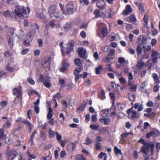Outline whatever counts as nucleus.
Masks as SVG:
<instances>
[{
    "label": "nucleus",
    "mask_w": 160,
    "mask_h": 160,
    "mask_svg": "<svg viewBox=\"0 0 160 160\" xmlns=\"http://www.w3.org/2000/svg\"><path fill=\"white\" fill-rule=\"evenodd\" d=\"M27 11L25 8L22 6H18L12 12V15L11 16V18L16 19L17 18V16L21 18L23 16H24V14L27 15ZM25 16L28 17L27 15Z\"/></svg>",
    "instance_id": "1"
},
{
    "label": "nucleus",
    "mask_w": 160,
    "mask_h": 160,
    "mask_svg": "<svg viewBox=\"0 0 160 160\" xmlns=\"http://www.w3.org/2000/svg\"><path fill=\"white\" fill-rule=\"evenodd\" d=\"M14 29L12 28L9 29V31L7 33V39L8 45L10 48H12L13 46V41L14 40L15 37L17 34L14 33Z\"/></svg>",
    "instance_id": "2"
},
{
    "label": "nucleus",
    "mask_w": 160,
    "mask_h": 160,
    "mask_svg": "<svg viewBox=\"0 0 160 160\" xmlns=\"http://www.w3.org/2000/svg\"><path fill=\"white\" fill-rule=\"evenodd\" d=\"M97 25L98 29L100 30V32L104 37L106 36L108 34V28L106 25L99 22H98Z\"/></svg>",
    "instance_id": "3"
},
{
    "label": "nucleus",
    "mask_w": 160,
    "mask_h": 160,
    "mask_svg": "<svg viewBox=\"0 0 160 160\" xmlns=\"http://www.w3.org/2000/svg\"><path fill=\"white\" fill-rule=\"evenodd\" d=\"M66 10L63 12V14L65 15H69L74 12V9L72 2H69L66 7Z\"/></svg>",
    "instance_id": "4"
},
{
    "label": "nucleus",
    "mask_w": 160,
    "mask_h": 160,
    "mask_svg": "<svg viewBox=\"0 0 160 160\" xmlns=\"http://www.w3.org/2000/svg\"><path fill=\"white\" fill-rule=\"evenodd\" d=\"M147 38L143 35L139 36L137 38V43L138 45H143V47H144V45H146L147 43Z\"/></svg>",
    "instance_id": "5"
},
{
    "label": "nucleus",
    "mask_w": 160,
    "mask_h": 160,
    "mask_svg": "<svg viewBox=\"0 0 160 160\" xmlns=\"http://www.w3.org/2000/svg\"><path fill=\"white\" fill-rule=\"evenodd\" d=\"M22 88L21 86L14 88L13 89V93L14 95H16L18 98H21L22 93Z\"/></svg>",
    "instance_id": "6"
},
{
    "label": "nucleus",
    "mask_w": 160,
    "mask_h": 160,
    "mask_svg": "<svg viewBox=\"0 0 160 160\" xmlns=\"http://www.w3.org/2000/svg\"><path fill=\"white\" fill-rule=\"evenodd\" d=\"M56 6L54 5H52L49 7L48 9V12L50 18H52L54 17L55 12H57L56 11Z\"/></svg>",
    "instance_id": "7"
},
{
    "label": "nucleus",
    "mask_w": 160,
    "mask_h": 160,
    "mask_svg": "<svg viewBox=\"0 0 160 160\" xmlns=\"http://www.w3.org/2000/svg\"><path fill=\"white\" fill-rule=\"evenodd\" d=\"M74 63L78 67L75 70V71L81 72L83 69L82 63L81 62L80 59L78 58L74 60Z\"/></svg>",
    "instance_id": "8"
},
{
    "label": "nucleus",
    "mask_w": 160,
    "mask_h": 160,
    "mask_svg": "<svg viewBox=\"0 0 160 160\" xmlns=\"http://www.w3.org/2000/svg\"><path fill=\"white\" fill-rule=\"evenodd\" d=\"M97 7L101 10L105 9L106 7V4L105 0H101L98 1L96 3Z\"/></svg>",
    "instance_id": "9"
},
{
    "label": "nucleus",
    "mask_w": 160,
    "mask_h": 160,
    "mask_svg": "<svg viewBox=\"0 0 160 160\" xmlns=\"http://www.w3.org/2000/svg\"><path fill=\"white\" fill-rule=\"evenodd\" d=\"M69 65L66 62V59H64L62 62V66L60 69L61 72H63L68 69Z\"/></svg>",
    "instance_id": "10"
},
{
    "label": "nucleus",
    "mask_w": 160,
    "mask_h": 160,
    "mask_svg": "<svg viewBox=\"0 0 160 160\" xmlns=\"http://www.w3.org/2000/svg\"><path fill=\"white\" fill-rule=\"evenodd\" d=\"M140 151L144 154L147 155L149 151V143H146L144 145L142 146Z\"/></svg>",
    "instance_id": "11"
},
{
    "label": "nucleus",
    "mask_w": 160,
    "mask_h": 160,
    "mask_svg": "<svg viewBox=\"0 0 160 160\" xmlns=\"http://www.w3.org/2000/svg\"><path fill=\"white\" fill-rule=\"evenodd\" d=\"M140 117V114L138 112H137L135 110H132L130 115H129V118L135 120L137 119Z\"/></svg>",
    "instance_id": "12"
},
{
    "label": "nucleus",
    "mask_w": 160,
    "mask_h": 160,
    "mask_svg": "<svg viewBox=\"0 0 160 160\" xmlns=\"http://www.w3.org/2000/svg\"><path fill=\"white\" fill-rule=\"evenodd\" d=\"M159 55L160 54L157 51L152 50L151 57L152 58V60L154 63H156L157 62Z\"/></svg>",
    "instance_id": "13"
},
{
    "label": "nucleus",
    "mask_w": 160,
    "mask_h": 160,
    "mask_svg": "<svg viewBox=\"0 0 160 160\" xmlns=\"http://www.w3.org/2000/svg\"><path fill=\"white\" fill-rule=\"evenodd\" d=\"M78 52L80 57L83 58H86V51L85 49L82 47L79 48L78 49Z\"/></svg>",
    "instance_id": "14"
},
{
    "label": "nucleus",
    "mask_w": 160,
    "mask_h": 160,
    "mask_svg": "<svg viewBox=\"0 0 160 160\" xmlns=\"http://www.w3.org/2000/svg\"><path fill=\"white\" fill-rule=\"evenodd\" d=\"M126 20L129 22H132L133 24L135 25L137 24L136 23L137 19L135 15L134 14H132L130 15L129 18L126 19Z\"/></svg>",
    "instance_id": "15"
},
{
    "label": "nucleus",
    "mask_w": 160,
    "mask_h": 160,
    "mask_svg": "<svg viewBox=\"0 0 160 160\" xmlns=\"http://www.w3.org/2000/svg\"><path fill=\"white\" fill-rule=\"evenodd\" d=\"M132 12V9L131 6L129 5H127L126 6L125 8L122 13L123 15H127L131 13Z\"/></svg>",
    "instance_id": "16"
},
{
    "label": "nucleus",
    "mask_w": 160,
    "mask_h": 160,
    "mask_svg": "<svg viewBox=\"0 0 160 160\" xmlns=\"http://www.w3.org/2000/svg\"><path fill=\"white\" fill-rule=\"evenodd\" d=\"M93 14L95 15V17L97 18L100 17L102 18H105L106 16L105 14L103 12H100L98 9H95L94 11Z\"/></svg>",
    "instance_id": "17"
},
{
    "label": "nucleus",
    "mask_w": 160,
    "mask_h": 160,
    "mask_svg": "<svg viewBox=\"0 0 160 160\" xmlns=\"http://www.w3.org/2000/svg\"><path fill=\"white\" fill-rule=\"evenodd\" d=\"M142 103V102L141 103L139 102L136 103L134 104V106L133 107V108L135 109H137L138 112L142 111L143 109V107Z\"/></svg>",
    "instance_id": "18"
},
{
    "label": "nucleus",
    "mask_w": 160,
    "mask_h": 160,
    "mask_svg": "<svg viewBox=\"0 0 160 160\" xmlns=\"http://www.w3.org/2000/svg\"><path fill=\"white\" fill-rule=\"evenodd\" d=\"M158 133V132L156 130L151 131L147 134L146 137L149 138L152 136L156 137L159 135Z\"/></svg>",
    "instance_id": "19"
},
{
    "label": "nucleus",
    "mask_w": 160,
    "mask_h": 160,
    "mask_svg": "<svg viewBox=\"0 0 160 160\" xmlns=\"http://www.w3.org/2000/svg\"><path fill=\"white\" fill-rule=\"evenodd\" d=\"M43 84L45 86L48 88H49L51 87V83L50 79L48 78H43Z\"/></svg>",
    "instance_id": "20"
},
{
    "label": "nucleus",
    "mask_w": 160,
    "mask_h": 160,
    "mask_svg": "<svg viewBox=\"0 0 160 160\" xmlns=\"http://www.w3.org/2000/svg\"><path fill=\"white\" fill-rule=\"evenodd\" d=\"M51 60V57H49L46 58L44 63L42 64L43 67L45 68L48 67L50 65V62Z\"/></svg>",
    "instance_id": "21"
},
{
    "label": "nucleus",
    "mask_w": 160,
    "mask_h": 160,
    "mask_svg": "<svg viewBox=\"0 0 160 160\" xmlns=\"http://www.w3.org/2000/svg\"><path fill=\"white\" fill-rule=\"evenodd\" d=\"M87 105V102H84L80 106L77 108V112L78 113H80L83 111L85 109Z\"/></svg>",
    "instance_id": "22"
},
{
    "label": "nucleus",
    "mask_w": 160,
    "mask_h": 160,
    "mask_svg": "<svg viewBox=\"0 0 160 160\" xmlns=\"http://www.w3.org/2000/svg\"><path fill=\"white\" fill-rule=\"evenodd\" d=\"M33 37V33L31 32H28L26 35V40L28 41L31 42L32 41Z\"/></svg>",
    "instance_id": "23"
},
{
    "label": "nucleus",
    "mask_w": 160,
    "mask_h": 160,
    "mask_svg": "<svg viewBox=\"0 0 160 160\" xmlns=\"http://www.w3.org/2000/svg\"><path fill=\"white\" fill-rule=\"evenodd\" d=\"M99 121L102 123H104L105 125H107L109 124L111 120L109 118H100Z\"/></svg>",
    "instance_id": "24"
},
{
    "label": "nucleus",
    "mask_w": 160,
    "mask_h": 160,
    "mask_svg": "<svg viewBox=\"0 0 160 160\" xmlns=\"http://www.w3.org/2000/svg\"><path fill=\"white\" fill-rule=\"evenodd\" d=\"M8 155V160H12L16 156V152L12 151L9 152Z\"/></svg>",
    "instance_id": "25"
},
{
    "label": "nucleus",
    "mask_w": 160,
    "mask_h": 160,
    "mask_svg": "<svg viewBox=\"0 0 160 160\" xmlns=\"http://www.w3.org/2000/svg\"><path fill=\"white\" fill-rule=\"evenodd\" d=\"M152 76L155 83L156 84H159L160 81L158 79V75L156 73H153L152 74Z\"/></svg>",
    "instance_id": "26"
},
{
    "label": "nucleus",
    "mask_w": 160,
    "mask_h": 160,
    "mask_svg": "<svg viewBox=\"0 0 160 160\" xmlns=\"http://www.w3.org/2000/svg\"><path fill=\"white\" fill-rule=\"evenodd\" d=\"M80 72H78V71H75V70H74V75L76 76L75 77V81L76 82H77L79 79L81 78L82 76V74H79Z\"/></svg>",
    "instance_id": "27"
},
{
    "label": "nucleus",
    "mask_w": 160,
    "mask_h": 160,
    "mask_svg": "<svg viewBox=\"0 0 160 160\" xmlns=\"http://www.w3.org/2000/svg\"><path fill=\"white\" fill-rule=\"evenodd\" d=\"M76 147V145L73 143H72L68 146L67 148L68 150L72 151Z\"/></svg>",
    "instance_id": "28"
},
{
    "label": "nucleus",
    "mask_w": 160,
    "mask_h": 160,
    "mask_svg": "<svg viewBox=\"0 0 160 160\" xmlns=\"http://www.w3.org/2000/svg\"><path fill=\"white\" fill-rule=\"evenodd\" d=\"M144 63L143 61L140 60L137 62V68L138 69H140L144 67Z\"/></svg>",
    "instance_id": "29"
},
{
    "label": "nucleus",
    "mask_w": 160,
    "mask_h": 160,
    "mask_svg": "<svg viewBox=\"0 0 160 160\" xmlns=\"http://www.w3.org/2000/svg\"><path fill=\"white\" fill-rule=\"evenodd\" d=\"M54 17L60 20H62L63 18V16L62 14L58 12H55Z\"/></svg>",
    "instance_id": "30"
},
{
    "label": "nucleus",
    "mask_w": 160,
    "mask_h": 160,
    "mask_svg": "<svg viewBox=\"0 0 160 160\" xmlns=\"http://www.w3.org/2000/svg\"><path fill=\"white\" fill-rule=\"evenodd\" d=\"M52 112V109L51 108H48V113L47 116V118L48 119H50L53 116Z\"/></svg>",
    "instance_id": "31"
},
{
    "label": "nucleus",
    "mask_w": 160,
    "mask_h": 160,
    "mask_svg": "<svg viewBox=\"0 0 160 160\" xmlns=\"http://www.w3.org/2000/svg\"><path fill=\"white\" fill-rule=\"evenodd\" d=\"M105 93L104 90H102L98 94L99 98L101 100L104 99L105 98Z\"/></svg>",
    "instance_id": "32"
},
{
    "label": "nucleus",
    "mask_w": 160,
    "mask_h": 160,
    "mask_svg": "<svg viewBox=\"0 0 160 160\" xmlns=\"http://www.w3.org/2000/svg\"><path fill=\"white\" fill-rule=\"evenodd\" d=\"M133 77L132 72H129L128 74V84L129 86H131L132 84L131 81L133 79Z\"/></svg>",
    "instance_id": "33"
},
{
    "label": "nucleus",
    "mask_w": 160,
    "mask_h": 160,
    "mask_svg": "<svg viewBox=\"0 0 160 160\" xmlns=\"http://www.w3.org/2000/svg\"><path fill=\"white\" fill-rule=\"evenodd\" d=\"M67 47L72 48L74 46V41L73 40L69 41L67 44Z\"/></svg>",
    "instance_id": "34"
},
{
    "label": "nucleus",
    "mask_w": 160,
    "mask_h": 160,
    "mask_svg": "<svg viewBox=\"0 0 160 160\" xmlns=\"http://www.w3.org/2000/svg\"><path fill=\"white\" fill-rule=\"evenodd\" d=\"M72 27V24L69 23H67L64 27V29L66 31H68L70 30Z\"/></svg>",
    "instance_id": "35"
},
{
    "label": "nucleus",
    "mask_w": 160,
    "mask_h": 160,
    "mask_svg": "<svg viewBox=\"0 0 160 160\" xmlns=\"http://www.w3.org/2000/svg\"><path fill=\"white\" fill-rule=\"evenodd\" d=\"M93 142V140L89 137H87L85 140V144L87 145H89L92 144Z\"/></svg>",
    "instance_id": "36"
},
{
    "label": "nucleus",
    "mask_w": 160,
    "mask_h": 160,
    "mask_svg": "<svg viewBox=\"0 0 160 160\" xmlns=\"http://www.w3.org/2000/svg\"><path fill=\"white\" fill-rule=\"evenodd\" d=\"M4 130L3 128H0V139L2 140L5 137L4 133Z\"/></svg>",
    "instance_id": "37"
},
{
    "label": "nucleus",
    "mask_w": 160,
    "mask_h": 160,
    "mask_svg": "<svg viewBox=\"0 0 160 160\" xmlns=\"http://www.w3.org/2000/svg\"><path fill=\"white\" fill-rule=\"evenodd\" d=\"M99 125H98L92 124L90 126V128L91 129L94 130H98L99 128Z\"/></svg>",
    "instance_id": "38"
},
{
    "label": "nucleus",
    "mask_w": 160,
    "mask_h": 160,
    "mask_svg": "<svg viewBox=\"0 0 160 160\" xmlns=\"http://www.w3.org/2000/svg\"><path fill=\"white\" fill-rule=\"evenodd\" d=\"M2 14L5 17H7L10 16L11 17V16L12 14V12L10 13L8 10H7L3 12Z\"/></svg>",
    "instance_id": "39"
},
{
    "label": "nucleus",
    "mask_w": 160,
    "mask_h": 160,
    "mask_svg": "<svg viewBox=\"0 0 160 160\" xmlns=\"http://www.w3.org/2000/svg\"><path fill=\"white\" fill-rule=\"evenodd\" d=\"M114 150L115 153L116 155H118L119 154L122 155V153L121 152V150L118 149V147L115 146L114 148Z\"/></svg>",
    "instance_id": "40"
},
{
    "label": "nucleus",
    "mask_w": 160,
    "mask_h": 160,
    "mask_svg": "<svg viewBox=\"0 0 160 160\" xmlns=\"http://www.w3.org/2000/svg\"><path fill=\"white\" fill-rule=\"evenodd\" d=\"M11 125V122L9 121H7L5 122L3 125V127L4 128H9Z\"/></svg>",
    "instance_id": "41"
},
{
    "label": "nucleus",
    "mask_w": 160,
    "mask_h": 160,
    "mask_svg": "<svg viewBox=\"0 0 160 160\" xmlns=\"http://www.w3.org/2000/svg\"><path fill=\"white\" fill-rule=\"evenodd\" d=\"M102 68V66L100 65L95 68V73L97 74H99L100 73V71Z\"/></svg>",
    "instance_id": "42"
},
{
    "label": "nucleus",
    "mask_w": 160,
    "mask_h": 160,
    "mask_svg": "<svg viewBox=\"0 0 160 160\" xmlns=\"http://www.w3.org/2000/svg\"><path fill=\"white\" fill-rule=\"evenodd\" d=\"M28 92L29 95H30L33 94H35L36 95H38L39 94L37 92L31 89H29L28 90Z\"/></svg>",
    "instance_id": "43"
},
{
    "label": "nucleus",
    "mask_w": 160,
    "mask_h": 160,
    "mask_svg": "<svg viewBox=\"0 0 160 160\" xmlns=\"http://www.w3.org/2000/svg\"><path fill=\"white\" fill-rule=\"evenodd\" d=\"M55 132L52 130L51 128H49V136L50 138H53L55 135Z\"/></svg>",
    "instance_id": "44"
},
{
    "label": "nucleus",
    "mask_w": 160,
    "mask_h": 160,
    "mask_svg": "<svg viewBox=\"0 0 160 160\" xmlns=\"http://www.w3.org/2000/svg\"><path fill=\"white\" fill-rule=\"evenodd\" d=\"M110 56L106 57L105 58L103 59V61L107 63H108L110 62L111 60L114 57H109Z\"/></svg>",
    "instance_id": "45"
},
{
    "label": "nucleus",
    "mask_w": 160,
    "mask_h": 160,
    "mask_svg": "<svg viewBox=\"0 0 160 160\" xmlns=\"http://www.w3.org/2000/svg\"><path fill=\"white\" fill-rule=\"evenodd\" d=\"M22 122L27 125L28 127L33 125L30 122L26 120H23L22 121Z\"/></svg>",
    "instance_id": "46"
},
{
    "label": "nucleus",
    "mask_w": 160,
    "mask_h": 160,
    "mask_svg": "<svg viewBox=\"0 0 160 160\" xmlns=\"http://www.w3.org/2000/svg\"><path fill=\"white\" fill-rule=\"evenodd\" d=\"M77 160H86L85 158L82 155L78 154L76 156Z\"/></svg>",
    "instance_id": "47"
},
{
    "label": "nucleus",
    "mask_w": 160,
    "mask_h": 160,
    "mask_svg": "<svg viewBox=\"0 0 160 160\" xmlns=\"http://www.w3.org/2000/svg\"><path fill=\"white\" fill-rule=\"evenodd\" d=\"M137 51L138 53V54L141 55L142 53V47L140 45H139L137 47Z\"/></svg>",
    "instance_id": "48"
},
{
    "label": "nucleus",
    "mask_w": 160,
    "mask_h": 160,
    "mask_svg": "<svg viewBox=\"0 0 160 160\" xmlns=\"http://www.w3.org/2000/svg\"><path fill=\"white\" fill-rule=\"evenodd\" d=\"M118 62L120 64H122L125 62V60L124 58L120 57L118 59Z\"/></svg>",
    "instance_id": "49"
},
{
    "label": "nucleus",
    "mask_w": 160,
    "mask_h": 160,
    "mask_svg": "<svg viewBox=\"0 0 160 160\" xmlns=\"http://www.w3.org/2000/svg\"><path fill=\"white\" fill-rule=\"evenodd\" d=\"M118 107L119 109L122 110L125 108V106L123 103H119L118 105Z\"/></svg>",
    "instance_id": "50"
},
{
    "label": "nucleus",
    "mask_w": 160,
    "mask_h": 160,
    "mask_svg": "<svg viewBox=\"0 0 160 160\" xmlns=\"http://www.w3.org/2000/svg\"><path fill=\"white\" fill-rule=\"evenodd\" d=\"M159 84H157L154 87L153 90L154 92H157L158 91L160 88Z\"/></svg>",
    "instance_id": "51"
},
{
    "label": "nucleus",
    "mask_w": 160,
    "mask_h": 160,
    "mask_svg": "<svg viewBox=\"0 0 160 160\" xmlns=\"http://www.w3.org/2000/svg\"><path fill=\"white\" fill-rule=\"evenodd\" d=\"M80 2L81 3L86 5H88L89 3L88 0H80Z\"/></svg>",
    "instance_id": "52"
},
{
    "label": "nucleus",
    "mask_w": 160,
    "mask_h": 160,
    "mask_svg": "<svg viewBox=\"0 0 160 160\" xmlns=\"http://www.w3.org/2000/svg\"><path fill=\"white\" fill-rule=\"evenodd\" d=\"M115 50L114 49H111L110 50L108 56H112L115 53Z\"/></svg>",
    "instance_id": "53"
},
{
    "label": "nucleus",
    "mask_w": 160,
    "mask_h": 160,
    "mask_svg": "<svg viewBox=\"0 0 160 160\" xmlns=\"http://www.w3.org/2000/svg\"><path fill=\"white\" fill-rule=\"evenodd\" d=\"M119 80L121 83L124 84L126 82V81L125 78L123 77L119 78Z\"/></svg>",
    "instance_id": "54"
},
{
    "label": "nucleus",
    "mask_w": 160,
    "mask_h": 160,
    "mask_svg": "<svg viewBox=\"0 0 160 160\" xmlns=\"http://www.w3.org/2000/svg\"><path fill=\"white\" fill-rule=\"evenodd\" d=\"M66 155V153L64 150L61 152L60 154V157L61 158H63Z\"/></svg>",
    "instance_id": "55"
},
{
    "label": "nucleus",
    "mask_w": 160,
    "mask_h": 160,
    "mask_svg": "<svg viewBox=\"0 0 160 160\" xmlns=\"http://www.w3.org/2000/svg\"><path fill=\"white\" fill-rule=\"evenodd\" d=\"M110 13L108 14V17L109 18H111L114 14V12L113 11V9H112L110 8Z\"/></svg>",
    "instance_id": "56"
},
{
    "label": "nucleus",
    "mask_w": 160,
    "mask_h": 160,
    "mask_svg": "<svg viewBox=\"0 0 160 160\" xmlns=\"http://www.w3.org/2000/svg\"><path fill=\"white\" fill-rule=\"evenodd\" d=\"M56 136V139L57 140L59 141L62 138V136L58 134L57 132H55Z\"/></svg>",
    "instance_id": "57"
},
{
    "label": "nucleus",
    "mask_w": 160,
    "mask_h": 160,
    "mask_svg": "<svg viewBox=\"0 0 160 160\" xmlns=\"http://www.w3.org/2000/svg\"><path fill=\"white\" fill-rule=\"evenodd\" d=\"M48 24L50 27L52 28H54L56 26L55 24L52 21L50 22Z\"/></svg>",
    "instance_id": "58"
},
{
    "label": "nucleus",
    "mask_w": 160,
    "mask_h": 160,
    "mask_svg": "<svg viewBox=\"0 0 160 160\" xmlns=\"http://www.w3.org/2000/svg\"><path fill=\"white\" fill-rule=\"evenodd\" d=\"M128 98L131 101H133L135 99V96L133 93L132 95H129Z\"/></svg>",
    "instance_id": "59"
},
{
    "label": "nucleus",
    "mask_w": 160,
    "mask_h": 160,
    "mask_svg": "<svg viewBox=\"0 0 160 160\" xmlns=\"http://www.w3.org/2000/svg\"><path fill=\"white\" fill-rule=\"evenodd\" d=\"M30 42L27 40L25 39L23 41V44L26 46H29L30 45Z\"/></svg>",
    "instance_id": "60"
},
{
    "label": "nucleus",
    "mask_w": 160,
    "mask_h": 160,
    "mask_svg": "<svg viewBox=\"0 0 160 160\" xmlns=\"http://www.w3.org/2000/svg\"><path fill=\"white\" fill-rule=\"evenodd\" d=\"M28 81L29 83L32 85H34L35 84V82L31 78H28Z\"/></svg>",
    "instance_id": "61"
},
{
    "label": "nucleus",
    "mask_w": 160,
    "mask_h": 160,
    "mask_svg": "<svg viewBox=\"0 0 160 160\" xmlns=\"http://www.w3.org/2000/svg\"><path fill=\"white\" fill-rule=\"evenodd\" d=\"M126 28L127 30H129L132 29V26L131 24H127L126 25Z\"/></svg>",
    "instance_id": "62"
},
{
    "label": "nucleus",
    "mask_w": 160,
    "mask_h": 160,
    "mask_svg": "<svg viewBox=\"0 0 160 160\" xmlns=\"http://www.w3.org/2000/svg\"><path fill=\"white\" fill-rule=\"evenodd\" d=\"M101 143H96L95 145L96 149L99 150L101 149Z\"/></svg>",
    "instance_id": "63"
},
{
    "label": "nucleus",
    "mask_w": 160,
    "mask_h": 160,
    "mask_svg": "<svg viewBox=\"0 0 160 160\" xmlns=\"http://www.w3.org/2000/svg\"><path fill=\"white\" fill-rule=\"evenodd\" d=\"M29 49L28 48L23 49L22 51L21 54L23 55L26 54L29 52Z\"/></svg>",
    "instance_id": "64"
}]
</instances>
